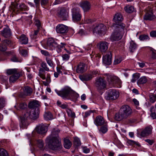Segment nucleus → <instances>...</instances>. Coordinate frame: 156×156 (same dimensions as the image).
Listing matches in <instances>:
<instances>
[{"label":"nucleus","mask_w":156,"mask_h":156,"mask_svg":"<svg viewBox=\"0 0 156 156\" xmlns=\"http://www.w3.org/2000/svg\"><path fill=\"white\" fill-rule=\"evenodd\" d=\"M59 131L57 129H53L51 135L46 139V144L48 147L52 150H59L61 148L60 145V139L58 136V133Z\"/></svg>","instance_id":"obj_1"},{"label":"nucleus","mask_w":156,"mask_h":156,"mask_svg":"<svg viewBox=\"0 0 156 156\" xmlns=\"http://www.w3.org/2000/svg\"><path fill=\"white\" fill-rule=\"evenodd\" d=\"M113 26L115 28L114 32L110 37L112 41H118L121 39L124 33L125 25L122 23L113 24Z\"/></svg>","instance_id":"obj_2"},{"label":"nucleus","mask_w":156,"mask_h":156,"mask_svg":"<svg viewBox=\"0 0 156 156\" xmlns=\"http://www.w3.org/2000/svg\"><path fill=\"white\" fill-rule=\"evenodd\" d=\"M55 91L58 95L61 97L64 100L69 99L70 95L72 92V90L69 87L66 86L59 90L55 89Z\"/></svg>","instance_id":"obj_3"},{"label":"nucleus","mask_w":156,"mask_h":156,"mask_svg":"<svg viewBox=\"0 0 156 156\" xmlns=\"http://www.w3.org/2000/svg\"><path fill=\"white\" fill-rule=\"evenodd\" d=\"M39 113V108L29 109L25 113V116L27 118L36 119L38 118Z\"/></svg>","instance_id":"obj_4"},{"label":"nucleus","mask_w":156,"mask_h":156,"mask_svg":"<svg viewBox=\"0 0 156 156\" xmlns=\"http://www.w3.org/2000/svg\"><path fill=\"white\" fill-rule=\"evenodd\" d=\"M107 79L109 84L114 87H118L117 85H119L121 84L120 79L117 77L113 75L107 74Z\"/></svg>","instance_id":"obj_5"},{"label":"nucleus","mask_w":156,"mask_h":156,"mask_svg":"<svg viewBox=\"0 0 156 156\" xmlns=\"http://www.w3.org/2000/svg\"><path fill=\"white\" fill-rule=\"evenodd\" d=\"M43 47L46 49H49L53 50L57 46V43L52 38H49L45 43H42Z\"/></svg>","instance_id":"obj_6"},{"label":"nucleus","mask_w":156,"mask_h":156,"mask_svg":"<svg viewBox=\"0 0 156 156\" xmlns=\"http://www.w3.org/2000/svg\"><path fill=\"white\" fill-rule=\"evenodd\" d=\"M119 96V92L115 89L109 90L107 93L106 99L108 100H114L116 99Z\"/></svg>","instance_id":"obj_7"},{"label":"nucleus","mask_w":156,"mask_h":156,"mask_svg":"<svg viewBox=\"0 0 156 156\" xmlns=\"http://www.w3.org/2000/svg\"><path fill=\"white\" fill-rule=\"evenodd\" d=\"M97 90H101L106 88V82L102 78L97 79L95 84Z\"/></svg>","instance_id":"obj_8"},{"label":"nucleus","mask_w":156,"mask_h":156,"mask_svg":"<svg viewBox=\"0 0 156 156\" xmlns=\"http://www.w3.org/2000/svg\"><path fill=\"white\" fill-rule=\"evenodd\" d=\"M155 11H156V2L154 5L152 9L146 13L144 17V20H151L154 19L155 16L153 14V12Z\"/></svg>","instance_id":"obj_9"},{"label":"nucleus","mask_w":156,"mask_h":156,"mask_svg":"<svg viewBox=\"0 0 156 156\" xmlns=\"http://www.w3.org/2000/svg\"><path fill=\"white\" fill-rule=\"evenodd\" d=\"M69 10L64 8H61L58 12V16L63 20H67L69 17Z\"/></svg>","instance_id":"obj_10"},{"label":"nucleus","mask_w":156,"mask_h":156,"mask_svg":"<svg viewBox=\"0 0 156 156\" xmlns=\"http://www.w3.org/2000/svg\"><path fill=\"white\" fill-rule=\"evenodd\" d=\"M12 9L13 12H15V9L21 11L27 10V7L24 4L21 3L18 5L16 2H12L11 3Z\"/></svg>","instance_id":"obj_11"},{"label":"nucleus","mask_w":156,"mask_h":156,"mask_svg":"<svg viewBox=\"0 0 156 156\" xmlns=\"http://www.w3.org/2000/svg\"><path fill=\"white\" fill-rule=\"evenodd\" d=\"M73 20L74 21H79L81 19L80 9L78 8H75L72 10Z\"/></svg>","instance_id":"obj_12"},{"label":"nucleus","mask_w":156,"mask_h":156,"mask_svg":"<svg viewBox=\"0 0 156 156\" xmlns=\"http://www.w3.org/2000/svg\"><path fill=\"white\" fill-rule=\"evenodd\" d=\"M106 27L103 24H100L96 26L93 29L94 33L100 34H104L106 31Z\"/></svg>","instance_id":"obj_13"},{"label":"nucleus","mask_w":156,"mask_h":156,"mask_svg":"<svg viewBox=\"0 0 156 156\" xmlns=\"http://www.w3.org/2000/svg\"><path fill=\"white\" fill-rule=\"evenodd\" d=\"M120 112L126 118L131 114L132 110L128 105H124L121 107Z\"/></svg>","instance_id":"obj_14"},{"label":"nucleus","mask_w":156,"mask_h":156,"mask_svg":"<svg viewBox=\"0 0 156 156\" xmlns=\"http://www.w3.org/2000/svg\"><path fill=\"white\" fill-rule=\"evenodd\" d=\"M56 31L58 33L65 34L68 31V27L62 24H58L56 27Z\"/></svg>","instance_id":"obj_15"},{"label":"nucleus","mask_w":156,"mask_h":156,"mask_svg":"<svg viewBox=\"0 0 156 156\" xmlns=\"http://www.w3.org/2000/svg\"><path fill=\"white\" fill-rule=\"evenodd\" d=\"M30 119H27L25 116V114L20 117V126L21 128L22 129H26L27 127L29 125L28 120Z\"/></svg>","instance_id":"obj_16"},{"label":"nucleus","mask_w":156,"mask_h":156,"mask_svg":"<svg viewBox=\"0 0 156 156\" xmlns=\"http://www.w3.org/2000/svg\"><path fill=\"white\" fill-rule=\"evenodd\" d=\"M112 53L109 51L107 52L106 54L103 57V62L106 65H110L112 63Z\"/></svg>","instance_id":"obj_17"},{"label":"nucleus","mask_w":156,"mask_h":156,"mask_svg":"<svg viewBox=\"0 0 156 156\" xmlns=\"http://www.w3.org/2000/svg\"><path fill=\"white\" fill-rule=\"evenodd\" d=\"M153 128L151 126H147L140 133V135L143 137L147 136L151 134Z\"/></svg>","instance_id":"obj_18"},{"label":"nucleus","mask_w":156,"mask_h":156,"mask_svg":"<svg viewBox=\"0 0 156 156\" xmlns=\"http://www.w3.org/2000/svg\"><path fill=\"white\" fill-rule=\"evenodd\" d=\"M80 5L84 12L89 11L90 9V4L87 1L81 2L80 3Z\"/></svg>","instance_id":"obj_19"},{"label":"nucleus","mask_w":156,"mask_h":156,"mask_svg":"<svg viewBox=\"0 0 156 156\" xmlns=\"http://www.w3.org/2000/svg\"><path fill=\"white\" fill-rule=\"evenodd\" d=\"M94 123L97 126H101L106 124L104 118L100 115H98L96 117Z\"/></svg>","instance_id":"obj_20"},{"label":"nucleus","mask_w":156,"mask_h":156,"mask_svg":"<svg viewBox=\"0 0 156 156\" xmlns=\"http://www.w3.org/2000/svg\"><path fill=\"white\" fill-rule=\"evenodd\" d=\"M108 43L105 41H102L99 43V49L102 52H105L108 48Z\"/></svg>","instance_id":"obj_21"},{"label":"nucleus","mask_w":156,"mask_h":156,"mask_svg":"<svg viewBox=\"0 0 156 156\" xmlns=\"http://www.w3.org/2000/svg\"><path fill=\"white\" fill-rule=\"evenodd\" d=\"M40 103L37 101L34 100L29 104L28 107L30 109L39 108Z\"/></svg>","instance_id":"obj_22"},{"label":"nucleus","mask_w":156,"mask_h":156,"mask_svg":"<svg viewBox=\"0 0 156 156\" xmlns=\"http://www.w3.org/2000/svg\"><path fill=\"white\" fill-rule=\"evenodd\" d=\"M2 36L6 38H8L10 37L11 35V32L10 30L9 27H7L4 28L1 32Z\"/></svg>","instance_id":"obj_23"},{"label":"nucleus","mask_w":156,"mask_h":156,"mask_svg":"<svg viewBox=\"0 0 156 156\" xmlns=\"http://www.w3.org/2000/svg\"><path fill=\"white\" fill-rule=\"evenodd\" d=\"M37 133L41 134H43L46 133L47 131V127L44 125H41L37 127L36 129Z\"/></svg>","instance_id":"obj_24"},{"label":"nucleus","mask_w":156,"mask_h":156,"mask_svg":"<svg viewBox=\"0 0 156 156\" xmlns=\"http://www.w3.org/2000/svg\"><path fill=\"white\" fill-rule=\"evenodd\" d=\"M11 43V41L6 39L4 40L2 44H0V51H4L6 49V45H9Z\"/></svg>","instance_id":"obj_25"},{"label":"nucleus","mask_w":156,"mask_h":156,"mask_svg":"<svg viewBox=\"0 0 156 156\" xmlns=\"http://www.w3.org/2000/svg\"><path fill=\"white\" fill-rule=\"evenodd\" d=\"M129 51L132 53L134 52L137 49V45L133 41L131 40L129 42Z\"/></svg>","instance_id":"obj_26"},{"label":"nucleus","mask_w":156,"mask_h":156,"mask_svg":"<svg viewBox=\"0 0 156 156\" xmlns=\"http://www.w3.org/2000/svg\"><path fill=\"white\" fill-rule=\"evenodd\" d=\"M85 64L83 63H80L76 67V71L77 73H83L85 71Z\"/></svg>","instance_id":"obj_27"},{"label":"nucleus","mask_w":156,"mask_h":156,"mask_svg":"<svg viewBox=\"0 0 156 156\" xmlns=\"http://www.w3.org/2000/svg\"><path fill=\"white\" fill-rule=\"evenodd\" d=\"M93 77L91 74H87L79 76V78L82 81H87L92 79Z\"/></svg>","instance_id":"obj_28"},{"label":"nucleus","mask_w":156,"mask_h":156,"mask_svg":"<svg viewBox=\"0 0 156 156\" xmlns=\"http://www.w3.org/2000/svg\"><path fill=\"white\" fill-rule=\"evenodd\" d=\"M123 18L122 14L120 13H116L113 19V21L115 22H118L119 21H122Z\"/></svg>","instance_id":"obj_29"},{"label":"nucleus","mask_w":156,"mask_h":156,"mask_svg":"<svg viewBox=\"0 0 156 156\" xmlns=\"http://www.w3.org/2000/svg\"><path fill=\"white\" fill-rule=\"evenodd\" d=\"M23 92L24 95H30L32 92V89L29 87L26 86L23 89Z\"/></svg>","instance_id":"obj_30"},{"label":"nucleus","mask_w":156,"mask_h":156,"mask_svg":"<svg viewBox=\"0 0 156 156\" xmlns=\"http://www.w3.org/2000/svg\"><path fill=\"white\" fill-rule=\"evenodd\" d=\"M61 45H58L56 47V50L58 53H59L62 51L63 50H66V49L65 48L66 44L64 43H61Z\"/></svg>","instance_id":"obj_31"},{"label":"nucleus","mask_w":156,"mask_h":156,"mask_svg":"<svg viewBox=\"0 0 156 156\" xmlns=\"http://www.w3.org/2000/svg\"><path fill=\"white\" fill-rule=\"evenodd\" d=\"M20 43L22 44H27L28 41V38L24 34L22 35L20 37Z\"/></svg>","instance_id":"obj_32"},{"label":"nucleus","mask_w":156,"mask_h":156,"mask_svg":"<svg viewBox=\"0 0 156 156\" xmlns=\"http://www.w3.org/2000/svg\"><path fill=\"white\" fill-rule=\"evenodd\" d=\"M20 76V75L19 73L12 75L9 77V82L11 83L14 82L18 79Z\"/></svg>","instance_id":"obj_33"},{"label":"nucleus","mask_w":156,"mask_h":156,"mask_svg":"<svg viewBox=\"0 0 156 156\" xmlns=\"http://www.w3.org/2000/svg\"><path fill=\"white\" fill-rule=\"evenodd\" d=\"M126 118V117L122 114V113H121L120 112L119 113L115 114V119L117 121H120Z\"/></svg>","instance_id":"obj_34"},{"label":"nucleus","mask_w":156,"mask_h":156,"mask_svg":"<svg viewBox=\"0 0 156 156\" xmlns=\"http://www.w3.org/2000/svg\"><path fill=\"white\" fill-rule=\"evenodd\" d=\"M72 145V143L69 140L65 139L64 140V146L65 148L69 149Z\"/></svg>","instance_id":"obj_35"},{"label":"nucleus","mask_w":156,"mask_h":156,"mask_svg":"<svg viewBox=\"0 0 156 156\" xmlns=\"http://www.w3.org/2000/svg\"><path fill=\"white\" fill-rule=\"evenodd\" d=\"M6 73L9 75H13L19 73V72L17 69H9L6 70Z\"/></svg>","instance_id":"obj_36"},{"label":"nucleus","mask_w":156,"mask_h":156,"mask_svg":"<svg viewBox=\"0 0 156 156\" xmlns=\"http://www.w3.org/2000/svg\"><path fill=\"white\" fill-rule=\"evenodd\" d=\"M44 116V119L46 120H50L53 119L52 115L50 112L45 113Z\"/></svg>","instance_id":"obj_37"},{"label":"nucleus","mask_w":156,"mask_h":156,"mask_svg":"<svg viewBox=\"0 0 156 156\" xmlns=\"http://www.w3.org/2000/svg\"><path fill=\"white\" fill-rule=\"evenodd\" d=\"M46 73L45 71L43 69L40 68L39 69L38 73L39 76L42 79V80L46 79Z\"/></svg>","instance_id":"obj_38"},{"label":"nucleus","mask_w":156,"mask_h":156,"mask_svg":"<svg viewBox=\"0 0 156 156\" xmlns=\"http://www.w3.org/2000/svg\"><path fill=\"white\" fill-rule=\"evenodd\" d=\"M151 114L150 116L153 119H156V114L154 112V106H152L150 108Z\"/></svg>","instance_id":"obj_39"},{"label":"nucleus","mask_w":156,"mask_h":156,"mask_svg":"<svg viewBox=\"0 0 156 156\" xmlns=\"http://www.w3.org/2000/svg\"><path fill=\"white\" fill-rule=\"evenodd\" d=\"M78 95L76 93L73 92L72 91L70 95V98L72 100L75 101L78 97Z\"/></svg>","instance_id":"obj_40"},{"label":"nucleus","mask_w":156,"mask_h":156,"mask_svg":"<svg viewBox=\"0 0 156 156\" xmlns=\"http://www.w3.org/2000/svg\"><path fill=\"white\" fill-rule=\"evenodd\" d=\"M74 145L76 147H78L80 145L81 142L79 138L75 137L74 138Z\"/></svg>","instance_id":"obj_41"},{"label":"nucleus","mask_w":156,"mask_h":156,"mask_svg":"<svg viewBox=\"0 0 156 156\" xmlns=\"http://www.w3.org/2000/svg\"><path fill=\"white\" fill-rule=\"evenodd\" d=\"M124 9L126 12L131 13L133 12L134 9L133 6H128L125 7Z\"/></svg>","instance_id":"obj_42"},{"label":"nucleus","mask_w":156,"mask_h":156,"mask_svg":"<svg viewBox=\"0 0 156 156\" xmlns=\"http://www.w3.org/2000/svg\"><path fill=\"white\" fill-rule=\"evenodd\" d=\"M147 81V79L146 77H141L138 81V83L140 84H143L146 83Z\"/></svg>","instance_id":"obj_43"},{"label":"nucleus","mask_w":156,"mask_h":156,"mask_svg":"<svg viewBox=\"0 0 156 156\" xmlns=\"http://www.w3.org/2000/svg\"><path fill=\"white\" fill-rule=\"evenodd\" d=\"M45 60L48 65L51 67H53L54 66L53 62L51 59L48 57H46Z\"/></svg>","instance_id":"obj_44"},{"label":"nucleus","mask_w":156,"mask_h":156,"mask_svg":"<svg viewBox=\"0 0 156 156\" xmlns=\"http://www.w3.org/2000/svg\"><path fill=\"white\" fill-rule=\"evenodd\" d=\"M122 58L121 56L115 57L114 61V64L117 65L119 63L122 61Z\"/></svg>","instance_id":"obj_45"},{"label":"nucleus","mask_w":156,"mask_h":156,"mask_svg":"<svg viewBox=\"0 0 156 156\" xmlns=\"http://www.w3.org/2000/svg\"><path fill=\"white\" fill-rule=\"evenodd\" d=\"M139 38L141 41L148 40H149V37L148 35L142 34L140 35Z\"/></svg>","instance_id":"obj_46"},{"label":"nucleus","mask_w":156,"mask_h":156,"mask_svg":"<svg viewBox=\"0 0 156 156\" xmlns=\"http://www.w3.org/2000/svg\"><path fill=\"white\" fill-rule=\"evenodd\" d=\"M41 66L43 68V69L47 71H49V69L46 63L44 62H42L41 64Z\"/></svg>","instance_id":"obj_47"},{"label":"nucleus","mask_w":156,"mask_h":156,"mask_svg":"<svg viewBox=\"0 0 156 156\" xmlns=\"http://www.w3.org/2000/svg\"><path fill=\"white\" fill-rule=\"evenodd\" d=\"M37 146L39 148H42L43 147L44 143L41 140H38L36 141Z\"/></svg>","instance_id":"obj_48"},{"label":"nucleus","mask_w":156,"mask_h":156,"mask_svg":"<svg viewBox=\"0 0 156 156\" xmlns=\"http://www.w3.org/2000/svg\"><path fill=\"white\" fill-rule=\"evenodd\" d=\"M66 111L68 115L71 117L73 118L75 116V114L74 112H72V111L69 108H67Z\"/></svg>","instance_id":"obj_49"},{"label":"nucleus","mask_w":156,"mask_h":156,"mask_svg":"<svg viewBox=\"0 0 156 156\" xmlns=\"http://www.w3.org/2000/svg\"><path fill=\"white\" fill-rule=\"evenodd\" d=\"M133 78L131 80L132 82H134L140 77V74L138 73H136L133 75Z\"/></svg>","instance_id":"obj_50"},{"label":"nucleus","mask_w":156,"mask_h":156,"mask_svg":"<svg viewBox=\"0 0 156 156\" xmlns=\"http://www.w3.org/2000/svg\"><path fill=\"white\" fill-rule=\"evenodd\" d=\"M0 156H9L7 151L3 148L0 149Z\"/></svg>","instance_id":"obj_51"},{"label":"nucleus","mask_w":156,"mask_h":156,"mask_svg":"<svg viewBox=\"0 0 156 156\" xmlns=\"http://www.w3.org/2000/svg\"><path fill=\"white\" fill-rule=\"evenodd\" d=\"M39 29H37V30L34 31L33 34H31V37L32 38L35 39L37 38L39 32Z\"/></svg>","instance_id":"obj_52"},{"label":"nucleus","mask_w":156,"mask_h":156,"mask_svg":"<svg viewBox=\"0 0 156 156\" xmlns=\"http://www.w3.org/2000/svg\"><path fill=\"white\" fill-rule=\"evenodd\" d=\"M108 130V129L107 126L106 124H105V125L102 126L100 130V131L102 132L103 133H106Z\"/></svg>","instance_id":"obj_53"},{"label":"nucleus","mask_w":156,"mask_h":156,"mask_svg":"<svg viewBox=\"0 0 156 156\" xmlns=\"http://www.w3.org/2000/svg\"><path fill=\"white\" fill-rule=\"evenodd\" d=\"M34 24L37 27V29H40L41 26V23L39 20L35 18L34 19Z\"/></svg>","instance_id":"obj_54"},{"label":"nucleus","mask_w":156,"mask_h":156,"mask_svg":"<svg viewBox=\"0 0 156 156\" xmlns=\"http://www.w3.org/2000/svg\"><path fill=\"white\" fill-rule=\"evenodd\" d=\"M149 99L150 101L152 103H154L156 100L155 95L152 94L149 95Z\"/></svg>","instance_id":"obj_55"},{"label":"nucleus","mask_w":156,"mask_h":156,"mask_svg":"<svg viewBox=\"0 0 156 156\" xmlns=\"http://www.w3.org/2000/svg\"><path fill=\"white\" fill-rule=\"evenodd\" d=\"M19 108L21 109H24L27 108V104L25 102H22L19 104Z\"/></svg>","instance_id":"obj_56"},{"label":"nucleus","mask_w":156,"mask_h":156,"mask_svg":"<svg viewBox=\"0 0 156 156\" xmlns=\"http://www.w3.org/2000/svg\"><path fill=\"white\" fill-rule=\"evenodd\" d=\"M40 52L43 55L47 57H49L51 56V55L47 51L44 50H41Z\"/></svg>","instance_id":"obj_57"},{"label":"nucleus","mask_w":156,"mask_h":156,"mask_svg":"<svg viewBox=\"0 0 156 156\" xmlns=\"http://www.w3.org/2000/svg\"><path fill=\"white\" fill-rule=\"evenodd\" d=\"M127 143L129 144V145H134L135 144H136L137 145H139V144L137 142H136L134 141L131 140H128L127 141Z\"/></svg>","instance_id":"obj_58"},{"label":"nucleus","mask_w":156,"mask_h":156,"mask_svg":"<svg viewBox=\"0 0 156 156\" xmlns=\"http://www.w3.org/2000/svg\"><path fill=\"white\" fill-rule=\"evenodd\" d=\"M151 51H152L151 54L152 58L156 60V51L154 49H152Z\"/></svg>","instance_id":"obj_59"},{"label":"nucleus","mask_w":156,"mask_h":156,"mask_svg":"<svg viewBox=\"0 0 156 156\" xmlns=\"http://www.w3.org/2000/svg\"><path fill=\"white\" fill-rule=\"evenodd\" d=\"M8 77L6 76H0V80L2 83H5L8 80Z\"/></svg>","instance_id":"obj_60"},{"label":"nucleus","mask_w":156,"mask_h":156,"mask_svg":"<svg viewBox=\"0 0 156 156\" xmlns=\"http://www.w3.org/2000/svg\"><path fill=\"white\" fill-rule=\"evenodd\" d=\"M62 59L64 61H67L69 58V56L67 54H64L62 55Z\"/></svg>","instance_id":"obj_61"},{"label":"nucleus","mask_w":156,"mask_h":156,"mask_svg":"<svg viewBox=\"0 0 156 156\" xmlns=\"http://www.w3.org/2000/svg\"><path fill=\"white\" fill-rule=\"evenodd\" d=\"M83 152L85 154L88 153L90 152V149L87 148L86 147H82Z\"/></svg>","instance_id":"obj_62"},{"label":"nucleus","mask_w":156,"mask_h":156,"mask_svg":"<svg viewBox=\"0 0 156 156\" xmlns=\"http://www.w3.org/2000/svg\"><path fill=\"white\" fill-rule=\"evenodd\" d=\"M93 111L92 110H88L85 112L84 115H83V117L84 118H87L90 116Z\"/></svg>","instance_id":"obj_63"},{"label":"nucleus","mask_w":156,"mask_h":156,"mask_svg":"<svg viewBox=\"0 0 156 156\" xmlns=\"http://www.w3.org/2000/svg\"><path fill=\"white\" fill-rule=\"evenodd\" d=\"M20 54L23 56H26L27 55V52L26 50L23 49L20 51Z\"/></svg>","instance_id":"obj_64"}]
</instances>
